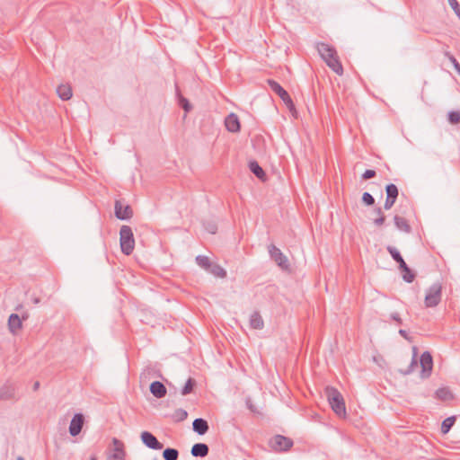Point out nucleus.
<instances>
[{"mask_svg": "<svg viewBox=\"0 0 460 460\" xmlns=\"http://www.w3.org/2000/svg\"><path fill=\"white\" fill-rule=\"evenodd\" d=\"M250 326L255 330H261L264 327V321L258 311L253 312L250 316Z\"/></svg>", "mask_w": 460, "mask_h": 460, "instance_id": "obj_22", "label": "nucleus"}, {"mask_svg": "<svg viewBox=\"0 0 460 460\" xmlns=\"http://www.w3.org/2000/svg\"><path fill=\"white\" fill-rule=\"evenodd\" d=\"M402 273V279L407 283L413 282L415 279V273L406 265L404 269L400 270Z\"/></svg>", "mask_w": 460, "mask_h": 460, "instance_id": "obj_32", "label": "nucleus"}, {"mask_svg": "<svg viewBox=\"0 0 460 460\" xmlns=\"http://www.w3.org/2000/svg\"><path fill=\"white\" fill-rule=\"evenodd\" d=\"M449 5L452 7L456 14L460 17V4H458L457 0H447Z\"/></svg>", "mask_w": 460, "mask_h": 460, "instance_id": "obj_37", "label": "nucleus"}, {"mask_svg": "<svg viewBox=\"0 0 460 460\" xmlns=\"http://www.w3.org/2000/svg\"><path fill=\"white\" fill-rule=\"evenodd\" d=\"M40 387V382H35L34 385H33V389L34 390H37L38 388Z\"/></svg>", "mask_w": 460, "mask_h": 460, "instance_id": "obj_46", "label": "nucleus"}, {"mask_svg": "<svg viewBox=\"0 0 460 460\" xmlns=\"http://www.w3.org/2000/svg\"><path fill=\"white\" fill-rule=\"evenodd\" d=\"M17 460H24V458L22 456H18Z\"/></svg>", "mask_w": 460, "mask_h": 460, "instance_id": "obj_49", "label": "nucleus"}, {"mask_svg": "<svg viewBox=\"0 0 460 460\" xmlns=\"http://www.w3.org/2000/svg\"><path fill=\"white\" fill-rule=\"evenodd\" d=\"M249 169L257 178L260 180H265L266 173L257 161H251L249 163Z\"/></svg>", "mask_w": 460, "mask_h": 460, "instance_id": "obj_25", "label": "nucleus"}, {"mask_svg": "<svg viewBox=\"0 0 460 460\" xmlns=\"http://www.w3.org/2000/svg\"><path fill=\"white\" fill-rule=\"evenodd\" d=\"M164 460H178L179 451L175 448L167 447L163 452Z\"/></svg>", "mask_w": 460, "mask_h": 460, "instance_id": "obj_29", "label": "nucleus"}, {"mask_svg": "<svg viewBox=\"0 0 460 460\" xmlns=\"http://www.w3.org/2000/svg\"><path fill=\"white\" fill-rule=\"evenodd\" d=\"M195 385H196V381L193 378L190 377L181 389V394L187 395V394H190L193 391V388Z\"/></svg>", "mask_w": 460, "mask_h": 460, "instance_id": "obj_34", "label": "nucleus"}, {"mask_svg": "<svg viewBox=\"0 0 460 460\" xmlns=\"http://www.w3.org/2000/svg\"><path fill=\"white\" fill-rule=\"evenodd\" d=\"M436 394L438 398L442 401H448L453 398V394L450 390L447 387L439 388L437 390Z\"/></svg>", "mask_w": 460, "mask_h": 460, "instance_id": "obj_31", "label": "nucleus"}, {"mask_svg": "<svg viewBox=\"0 0 460 460\" xmlns=\"http://www.w3.org/2000/svg\"><path fill=\"white\" fill-rule=\"evenodd\" d=\"M143 444L148 448L160 450L164 445L149 431H143L140 435Z\"/></svg>", "mask_w": 460, "mask_h": 460, "instance_id": "obj_11", "label": "nucleus"}, {"mask_svg": "<svg viewBox=\"0 0 460 460\" xmlns=\"http://www.w3.org/2000/svg\"><path fill=\"white\" fill-rule=\"evenodd\" d=\"M362 202L366 206H373L375 204V199L369 192H364L362 195Z\"/></svg>", "mask_w": 460, "mask_h": 460, "instance_id": "obj_36", "label": "nucleus"}, {"mask_svg": "<svg viewBox=\"0 0 460 460\" xmlns=\"http://www.w3.org/2000/svg\"><path fill=\"white\" fill-rule=\"evenodd\" d=\"M421 367V378H427L430 376L433 367V358L429 351H424L420 358Z\"/></svg>", "mask_w": 460, "mask_h": 460, "instance_id": "obj_8", "label": "nucleus"}, {"mask_svg": "<svg viewBox=\"0 0 460 460\" xmlns=\"http://www.w3.org/2000/svg\"><path fill=\"white\" fill-rule=\"evenodd\" d=\"M385 192L386 199L385 201L384 208L388 210L394 205L399 195V190L395 184L389 183L385 186Z\"/></svg>", "mask_w": 460, "mask_h": 460, "instance_id": "obj_9", "label": "nucleus"}, {"mask_svg": "<svg viewBox=\"0 0 460 460\" xmlns=\"http://www.w3.org/2000/svg\"><path fill=\"white\" fill-rule=\"evenodd\" d=\"M57 93L58 97L63 101H68L73 93L72 88L69 84H60L57 88Z\"/></svg>", "mask_w": 460, "mask_h": 460, "instance_id": "obj_24", "label": "nucleus"}, {"mask_svg": "<svg viewBox=\"0 0 460 460\" xmlns=\"http://www.w3.org/2000/svg\"><path fill=\"white\" fill-rule=\"evenodd\" d=\"M294 445V441L283 435H275L269 440L270 447L277 453H283L288 451Z\"/></svg>", "mask_w": 460, "mask_h": 460, "instance_id": "obj_4", "label": "nucleus"}, {"mask_svg": "<svg viewBox=\"0 0 460 460\" xmlns=\"http://www.w3.org/2000/svg\"><path fill=\"white\" fill-rule=\"evenodd\" d=\"M324 394L332 411L339 417L345 418L347 415L346 406L341 394L332 386H327Z\"/></svg>", "mask_w": 460, "mask_h": 460, "instance_id": "obj_2", "label": "nucleus"}, {"mask_svg": "<svg viewBox=\"0 0 460 460\" xmlns=\"http://www.w3.org/2000/svg\"><path fill=\"white\" fill-rule=\"evenodd\" d=\"M176 93L178 95V101L180 106L185 111V112H189L191 110V105L188 99L181 95L178 86H176Z\"/></svg>", "mask_w": 460, "mask_h": 460, "instance_id": "obj_30", "label": "nucleus"}, {"mask_svg": "<svg viewBox=\"0 0 460 460\" xmlns=\"http://www.w3.org/2000/svg\"><path fill=\"white\" fill-rule=\"evenodd\" d=\"M196 262L200 268L204 269L207 271H208L212 263L209 258L204 255H198L196 257Z\"/></svg>", "mask_w": 460, "mask_h": 460, "instance_id": "obj_28", "label": "nucleus"}, {"mask_svg": "<svg viewBox=\"0 0 460 460\" xmlns=\"http://www.w3.org/2000/svg\"><path fill=\"white\" fill-rule=\"evenodd\" d=\"M386 250L393 258V260L398 263L400 270L404 269L406 267L407 264L405 261L403 260L400 252L395 247L388 245L386 247Z\"/></svg>", "mask_w": 460, "mask_h": 460, "instance_id": "obj_20", "label": "nucleus"}, {"mask_svg": "<svg viewBox=\"0 0 460 460\" xmlns=\"http://www.w3.org/2000/svg\"><path fill=\"white\" fill-rule=\"evenodd\" d=\"M246 404H247V407L249 408V410H251L252 411L255 412L256 410L254 408V406L252 405V403L251 402L250 400H247L246 401Z\"/></svg>", "mask_w": 460, "mask_h": 460, "instance_id": "obj_43", "label": "nucleus"}, {"mask_svg": "<svg viewBox=\"0 0 460 460\" xmlns=\"http://www.w3.org/2000/svg\"><path fill=\"white\" fill-rule=\"evenodd\" d=\"M208 421L202 418H197L192 422V429L199 435H204L208 431Z\"/></svg>", "mask_w": 460, "mask_h": 460, "instance_id": "obj_18", "label": "nucleus"}, {"mask_svg": "<svg viewBox=\"0 0 460 460\" xmlns=\"http://www.w3.org/2000/svg\"><path fill=\"white\" fill-rule=\"evenodd\" d=\"M385 216H381V217H376L374 220H373V223L376 226H382L384 224H385Z\"/></svg>", "mask_w": 460, "mask_h": 460, "instance_id": "obj_40", "label": "nucleus"}, {"mask_svg": "<svg viewBox=\"0 0 460 460\" xmlns=\"http://www.w3.org/2000/svg\"><path fill=\"white\" fill-rule=\"evenodd\" d=\"M225 125L228 131L236 133L241 129L240 120L236 114L230 113L225 119Z\"/></svg>", "mask_w": 460, "mask_h": 460, "instance_id": "obj_14", "label": "nucleus"}, {"mask_svg": "<svg viewBox=\"0 0 460 460\" xmlns=\"http://www.w3.org/2000/svg\"><path fill=\"white\" fill-rule=\"evenodd\" d=\"M90 460H97V457H96V456H93L90 458Z\"/></svg>", "mask_w": 460, "mask_h": 460, "instance_id": "obj_48", "label": "nucleus"}, {"mask_svg": "<svg viewBox=\"0 0 460 460\" xmlns=\"http://www.w3.org/2000/svg\"><path fill=\"white\" fill-rule=\"evenodd\" d=\"M113 453L108 456V460H125L124 444L118 438L112 439Z\"/></svg>", "mask_w": 460, "mask_h": 460, "instance_id": "obj_13", "label": "nucleus"}, {"mask_svg": "<svg viewBox=\"0 0 460 460\" xmlns=\"http://www.w3.org/2000/svg\"><path fill=\"white\" fill-rule=\"evenodd\" d=\"M456 420V416H450L445 419L441 424V433L447 434L451 428L454 426Z\"/></svg>", "mask_w": 460, "mask_h": 460, "instance_id": "obj_26", "label": "nucleus"}, {"mask_svg": "<svg viewBox=\"0 0 460 460\" xmlns=\"http://www.w3.org/2000/svg\"><path fill=\"white\" fill-rule=\"evenodd\" d=\"M40 302V299L39 297H34V298H33V303H34V304H36V305H37V304H39Z\"/></svg>", "mask_w": 460, "mask_h": 460, "instance_id": "obj_47", "label": "nucleus"}, {"mask_svg": "<svg viewBox=\"0 0 460 460\" xmlns=\"http://www.w3.org/2000/svg\"><path fill=\"white\" fill-rule=\"evenodd\" d=\"M209 447L205 443H196L192 446L190 453L195 457H205L208 455Z\"/></svg>", "mask_w": 460, "mask_h": 460, "instance_id": "obj_19", "label": "nucleus"}, {"mask_svg": "<svg viewBox=\"0 0 460 460\" xmlns=\"http://www.w3.org/2000/svg\"><path fill=\"white\" fill-rule=\"evenodd\" d=\"M442 286L437 282L432 284L427 290L425 296V305L427 307H434L438 305L441 300Z\"/></svg>", "mask_w": 460, "mask_h": 460, "instance_id": "obj_6", "label": "nucleus"}, {"mask_svg": "<svg viewBox=\"0 0 460 460\" xmlns=\"http://www.w3.org/2000/svg\"><path fill=\"white\" fill-rule=\"evenodd\" d=\"M391 318L395 321L398 324H402V321L400 317V314L398 313H393L391 314Z\"/></svg>", "mask_w": 460, "mask_h": 460, "instance_id": "obj_41", "label": "nucleus"}, {"mask_svg": "<svg viewBox=\"0 0 460 460\" xmlns=\"http://www.w3.org/2000/svg\"><path fill=\"white\" fill-rule=\"evenodd\" d=\"M150 392L155 398L161 399L166 395L167 390L162 382L154 381L150 385Z\"/></svg>", "mask_w": 460, "mask_h": 460, "instance_id": "obj_15", "label": "nucleus"}, {"mask_svg": "<svg viewBox=\"0 0 460 460\" xmlns=\"http://www.w3.org/2000/svg\"><path fill=\"white\" fill-rule=\"evenodd\" d=\"M316 49L326 65L337 75H342L343 67L335 48L324 42H319Z\"/></svg>", "mask_w": 460, "mask_h": 460, "instance_id": "obj_1", "label": "nucleus"}, {"mask_svg": "<svg viewBox=\"0 0 460 460\" xmlns=\"http://www.w3.org/2000/svg\"><path fill=\"white\" fill-rule=\"evenodd\" d=\"M22 318L17 314H11L8 318V328L9 331L15 334L19 330L22 329Z\"/></svg>", "mask_w": 460, "mask_h": 460, "instance_id": "obj_17", "label": "nucleus"}, {"mask_svg": "<svg viewBox=\"0 0 460 460\" xmlns=\"http://www.w3.org/2000/svg\"><path fill=\"white\" fill-rule=\"evenodd\" d=\"M447 118L451 124H458L460 122V112L456 111H449Z\"/></svg>", "mask_w": 460, "mask_h": 460, "instance_id": "obj_35", "label": "nucleus"}, {"mask_svg": "<svg viewBox=\"0 0 460 460\" xmlns=\"http://www.w3.org/2000/svg\"><path fill=\"white\" fill-rule=\"evenodd\" d=\"M114 210L116 217L120 220H128L133 216L131 207L129 205H124L120 200L115 201Z\"/></svg>", "mask_w": 460, "mask_h": 460, "instance_id": "obj_10", "label": "nucleus"}, {"mask_svg": "<svg viewBox=\"0 0 460 460\" xmlns=\"http://www.w3.org/2000/svg\"><path fill=\"white\" fill-rule=\"evenodd\" d=\"M119 242L121 252L125 255H129L133 252L135 247V239L130 226H121L119 230Z\"/></svg>", "mask_w": 460, "mask_h": 460, "instance_id": "obj_3", "label": "nucleus"}, {"mask_svg": "<svg viewBox=\"0 0 460 460\" xmlns=\"http://www.w3.org/2000/svg\"><path fill=\"white\" fill-rule=\"evenodd\" d=\"M15 396V387L13 384L6 383L0 388V401L13 399Z\"/></svg>", "mask_w": 460, "mask_h": 460, "instance_id": "obj_16", "label": "nucleus"}, {"mask_svg": "<svg viewBox=\"0 0 460 460\" xmlns=\"http://www.w3.org/2000/svg\"><path fill=\"white\" fill-rule=\"evenodd\" d=\"M153 460H159L158 458H154Z\"/></svg>", "mask_w": 460, "mask_h": 460, "instance_id": "obj_50", "label": "nucleus"}, {"mask_svg": "<svg viewBox=\"0 0 460 460\" xmlns=\"http://www.w3.org/2000/svg\"><path fill=\"white\" fill-rule=\"evenodd\" d=\"M268 251L270 259L276 262V264L282 270H288L289 263L287 256L274 244L268 246Z\"/></svg>", "mask_w": 460, "mask_h": 460, "instance_id": "obj_7", "label": "nucleus"}, {"mask_svg": "<svg viewBox=\"0 0 460 460\" xmlns=\"http://www.w3.org/2000/svg\"><path fill=\"white\" fill-rule=\"evenodd\" d=\"M376 172L375 170L368 169L363 172L361 177L363 180H369V179L376 177Z\"/></svg>", "mask_w": 460, "mask_h": 460, "instance_id": "obj_39", "label": "nucleus"}, {"mask_svg": "<svg viewBox=\"0 0 460 460\" xmlns=\"http://www.w3.org/2000/svg\"><path fill=\"white\" fill-rule=\"evenodd\" d=\"M447 56L448 57V59L450 60V62L453 64L455 69L456 70V72L459 74L460 75V64L458 63V61L456 60V58L453 56V55H450L449 53H447Z\"/></svg>", "mask_w": 460, "mask_h": 460, "instance_id": "obj_38", "label": "nucleus"}, {"mask_svg": "<svg viewBox=\"0 0 460 460\" xmlns=\"http://www.w3.org/2000/svg\"><path fill=\"white\" fill-rule=\"evenodd\" d=\"M394 222L398 230L402 231L406 234H410L411 232V227L404 217L395 215L394 217Z\"/></svg>", "mask_w": 460, "mask_h": 460, "instance_id": "obj_21", "label": "nucleus"}, {"mask_svg": "<svg viewBox=\"0 0 460 460\" xmlns=\"http://www.w3.org/2000/svg\"><path fill=\"white\" fill-rule=\"evenodd\" d=\"M373 213H374L375 215H376V217H381V216H385V215H384V213H383V211H382V208H379V207L376 208L374 209Z\"/></svg>", "mask_w": 460, "mask_h": 460, "instance_id": "obj_42", "label": "nucleus"}, {"mask_svg": "<svg viewBox=\"0 0 460 460\" xmlns=\"http://www.w3.org/2000/svg\"><path fill=\"white\" fill-rule=\"evenodd\" d=\"M399 334L402 337H403L405 339H408V333H407V332L405 330H402V329L399 330Z\"/></svg>", "mask_w": 460, "mask_h": 460, "instance_id": "obj_44", "label": "nucleus"}, {"mask_svg": "<svg viewBox=\"0 0 460 460\" xmlns=\"http://www.w3.org/2000/svg\"><path fill=\"white\" fill-rule=\"evenodd\" d=\"M208 272L218 278L224 279L226 277V271L220 265L216 263H211Z\"/></svg>", "mask_w": 460, "mask_h": 460, "instance_id": "obj_27", "label": "nucleus"}, {"mask_svg": "<svg viewBox=\"0 0 460 460\" xmlns=\"http://www.w3.org/2000/svg\"><path fill=\"white\" fill-rule=\"evenodd\" d=\"M267 83L270 90L279 96V98L283 101L288 109L290 111H295V104L291 97L289 96L288 93L275 80L269 79L267 80Z\"/></svg>", "mask_w": 460, "mask_h": 460, "instance_id": "obj_5", "label": "nucleus"}, {"mask_svg": "<svg viewBox=\"0 0 460 460\" xmlns=\"http://www.w3.org/2000/svg\"><path fill=\"white\" fill-rule=\"evenodd\" d=\"M208 232H210L211 234H215L216 231H217V226L215 225H211L209 226V227L208 228Z\"/></svg>", "mask_w": 460, "mask_h": 460, "instance_id": "obj_45", "label": "nucleus"}, {"mask_svg": "<svg viewBox=\"0 0 460 460\" xmlns=\"http://www.w3.org/2000/svg\"><path fill=\"white\" fill-rule=\"evenodd\" d=\"M84 423V416L82 413H75L71 420L69 425V433L71 436L75 437L80 434Z\"/></svg>", "mask_w": 460, "mask_h": 460, "instance_id": "obj_12", "label": "nucleus"}, {"mask_svg": "<svg viewBox=\"0 0 460 460\" xmlns=\"http://www.w3.org/2000/svg\"><path fill=\"white\" fill-rule=\"evenodd\" d=\"M188 417V412L183 409H177L172 415L173 421L180 422L186 420Z\"/></svg>", "mask_w": 460, "mask_h": 460, "instance_id": "obj_33", "label": "nucleus"}, {"mask_svg": "<svg viewBox=\"0 0 460 460\" xmlns=\"http://www.w3.org/2000/svg\"><path fill=\"white\" fill-rule=\"evenodd\" d=\"M417 350L418 349H417L416 347L412 348V358H411V363H410V365L405 369H401L400 370V373L402 375L408 376V375L413 373V371L417 367V366H418Z\"/></svg>", "mask_w": 460, "mask_h": 460, "instance_id": "obj_23", "label": "nucleus"}]
</instances>
